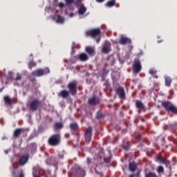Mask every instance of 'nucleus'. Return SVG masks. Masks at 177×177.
Returning a JSON list of instances; mask_svg holds the SVG:
<instances>
[{
    "label": "nucleus",
    "mask_w": 177,
    "mask_h": 177,
    "mask_svg": "<svg viewBox=\"0 0 177 177\" xmlns=\"http://www.w3.org/2000/svg\"><path fill=\"white\" fill-rule=\"evenodd\" d=\"M86 35H90L93 38H97L96 39L97 44L100 42V39L102 38V32L100 31V28H95L86 32Z\"/></svg>",
    "instance_id": "f257e3e1"
},
{
    "label": "nucleus",
    "mask_w": 177,
    "mask_h": 177,
    "mask_svg": "<svg viewBox=\"0 0 177 177\" xmlns=\"http://www.w3.org/2000/svg\"><path fill=\"white\" fill-rule=\"evenodd\" d=\"M49 73H50L49 68H46L44 70L37 69L32 72V75H33V77H42V75H46V74H49Z\"/></svg>",
    "instance_id": "f03ea898"
},
{
    "label": "nucleus",
    "mask_w": 177,
    "mask_h": 177,
    "mask_svg": "<svg viewBox=\"0 0 177 177\" xmlns=\"http://www.w3.org/2000/svg\"><path fill=\"white\" fill-rule=\"evenodd\" d=\"M48 143L50 146H57L60 143V136L59 134L52 136L48 139Z\"/></svg>",
    "instance_id": "7ed1b4c3"
},
{
    "label": "nucleus",
    "mask_w": 177,
    "mask_h": 177,
    "mask_svg": "<svg viewBox=\"0 0 177 177\" xmlns=\"http://www.w3.org/2000/svg\"><path fill=\"white\" fill-rule=\"evenodd\" d=\"M68 88L69 90V93H71L72 96H75V95H77V82H72L69 83Z\"/></svg>",
    "instance_id": "20e7f679"
},
{
    "label": "nucleus",
    "mask_w": 177,
    "mask_h": 177,
    "mask_svg": "<svg viewBox=\"0 0 177 177\" xmlns=\"http://www.w3.org/2000/svg\"><path fill=\"white\" fill-rule=\"evenodd\" d=\"M41 106V101L38 100H34L30 104L29 108L32 111H35Z\"/></svg>",
    "instance_id": "39448f33"
},
{
    "label": "nucleus",
    "mask_w": 177,
    "mask_h": 177,
    "mask_svg": "<svg viewBox=\"0 0 177 177\" xmlns=\"http://www.w3.org/2000/svg\"><path fill=\"white\" fill-rule=\"evenodd\" d=\"M84 139L87 143H89L92 139V127H88L84 133Z\"/></svg>",
    "instance_id": "423d86ee"
},
{
    "label": "nucleus",
    "mask_w": 177,
    "mask_h": 177,
    "mask_svg": "<svg viewBox=\"0 0 177 177\" xmlns=\"http://www.w3.org/2000/svg\"><path fill=\"white\" fill-rule=\"evenodd\" d=\"M140 70H142V65L140 64V60L136 59L134 60L133 71H135V73H140Z\"/></svg>",
    "instance_id": "0eeeda50"
},
{
    "label": "nucleus",
    "mask_w": 177,
    "mask_h": 177,
    "mask_svg": "<svg viewBox=\"0 0 177 177\" xmlns=\"http://www.w3.org/2000/svg\"><path fill=\"white\" fill-rule=\"evenodd\" d=\"M111 44H110L109 41H105V43L102 48V52H104V53H109V52H111Z\"/></svg>",
    "instance_id": "6e6552de"
},
{
    "label": "nucleus",
    "mask_w": 177,
    "mask_h": 177,
    "mask_svg": "<svg viewBox=\"0 0 177 177\" xmlns=\"http://www.w3.org/2000/svg\"><path fill=\"white\" fill-rule=\"evenodd\" d=\"M78 13H79L80 19H83V17H85V16L86 15H84L86 13V7H85L84 6H80L78 10Z\"/></svg>",
    "instance_id": "1a4fd4ad"
},
{
    "label": "nucleus",
    "mask_w": 177,
    "mask_h": 177,
    "mask_svg": "<svg viewBox=\"0 0 177 177\" xmlns=\"http://www.w3.org/2000/svg\"><path fill=\"white\" fill-rule=\"evenodd\" d=\"M116 93L118 95L120 99H125V91L122 88V87H119L116 89Z\"/></svg>",
    "instance_id": "9d476101"
},
{
    "label": "nucleus",
    "mask_w": 177,
    "mask_h": 177,
    "mask_svg": "<svg viewBox=\"0 0 177 177\" xmlns=\"http://www.w3.org/2000/svg\"><path fill=\"white\" fill-rule=\"evenodd\" d=\"M28 155L21 157L19 160V165H26V162H28Z\"/></svg>",
    "instance_id": "9b49d317"
},
{
    "label": "nucleus",
    "mask_w": 177,
    "mask_h": 177,
    "mask_svg": "<svg viewBox=\"0 0 177 177\" xmlns=\"http://www.w3.org/2000/svg\"><path fill=\"white\" fill-rule=\"evenodd\" d=\"M119 42L121 45H125L126 44H131V40L127 37L122 36Z\"/></svg>",
    "instance_id": "f8f14e48"
},
{
    "label": "nucleus",
    "mask_w": 177,
    "mask_h": 177,
    "mask_svg": "<svg viewBox=\"0 0 177 177\" xmlns=\"http://www.w3.org/2000/svg\"><path fill=\"white\" fill-rule=\"evenodd\" d=\"M115 63V59H114V56L111 55L109 56L106 59V66H113Z\"/></svg>",
    "instance_id": "ddd939ff"
},
{
    "label": "nucleus",
    "mask_w": 177,
    "mask_h": 177,
    "mask_svg": "<svg viewBox=\"0 0 177 177\" xmlns=\"http://www.w3.org/2000/svg\"><path fill=\"white\" fill-rule=\"evenodd\" d=\"M88 103L91 106H96V104H99V98L93 97L88 100Z\"/></svg>",
    "instance_id": "4468645a"
},
{
    "label": "nucleus",
    "mask_w": 177,
    "mask_h": 177,
    "mask_svg": "<svg viewBox=\"0 0 177 177\" xmlns=\"http://www.w3.org/2000/svg\"><path fill=\"white\" fill-rule=\"evenodd\" d=\"M28 151H30L32 154H34L37 150V145L35 143L30 144L29 146L28 147Z\"/></svg>",
    "instance_id": "2eb2a0df"
},
{
    "label": "nucleus",
    "mask_w": 177,
    "mask_h": 177,
    "mask_svg": "<svg viewBox=\"0 0 177 177\" xmlns=\"http://www.w3.org/2000/svg\"><path fill=\"white\" fill-rule=\"evenodd\" d=\"M174 104H172V103H171L170 102H168V101H165L162 103V106H163L165 107V109H166V110H167V111H169L171 107Z\"/></svg>",
    "instance_id": "dca6fc26"
},
{
    "label": "nucleus",
    "mask_w": 177,
    "mask_h": 177,
    "mask_svg": "<svg viewBox=\"0 0 177 177\" xmlns=\"http://www.w3.org/2000/svg\"><path fill=\"white\" fill-rule=\"evenodd\" d=\"M53 19L55 20L56 23H59V24L64 23V17L60 15L54 17Z\"/></svg>",
    "instance_id": "f3484780"
},
{
    "label": "nucleus",
    "mask_w": 177,
    "mask_h": 177,
    "mask_svg": "<svg viewBox=\"0 0 177 177\" xmlns=\"http://www.w3.org/2000/svg\"><path fill=\"white\" fill-rule=\"evenodd\" d=\"M79 59L81 62H87V60L89 59V57H88V55L83 53L79 55Z\"/></svg>",
    "instance_id": "a211bd4d"
},
{
    "label": "nucleus",
    "mask_w": 177,
    "mask_h": 177,
    "mask_svg": "<svg viewBox=\"0 0 177 177\" xmlns=\"http://www.w3.org/2000/svg\"><path fill=\"white\" fill-rule=\"evenodd\" d=\"M129 170L131 172H135L136 171V168H138V164L136 162H131L129 164Z\"/></svg>",
    "instance_id": "6ab92c4d"
},
{
    "label": "nucleus",
    "mask_w": 177,
    "mask_h": 177,
    "mask_svg": "<svg viewBox=\"0 0 177 177\" xmlns=\"http://www.w3.org/2000/svg\"><path fill=\"white\" fill-rule=\"evenodd\" d=\"M58 96H61L64 99L68 97V91L64 90L59 92Z\"/></svg>",
    "instance_id": "aec40b11"
},
{
    "label": "nucleus",
    "mask_w": 177,
    "mask_h": 177,
    "mask_svg": "<svg viewBox=\"0 0 177 177\" xmlns=\"http://www.w3.org/2000/svg\"><path fill=\"white\" fill-rule=\"evenodd\" d=\"M165 86H171V84L172 82V79L168 76H165Z\"/></svg>",
    "instance_id": "412c9836"
},
{
    "label": "nucleus",
    "mask_w": 177,
    "mask_h": 177,
    "mask_svg": "<svg viewBox=\"0 0 177 177\" xmlns=\"http://www.w3.org/2000/svg\"><path fill=\"white\" fill-rule=\"evenodd\" d=\"M159 161L162 162V164L166 165V167H169V161L167 160V159H165V158L160 157Z\"/></svg>",
    "instance_id": "4be33fe9"
},
{
    "label": "nucleus",
    "mask_w": 177,
    "mask_h": 177,
    "mask_svg": "<svg viewBox=\"0 0 177 177\" xmlns=\"http://www.w3.org/2000/svg\"><path fill=\"white\" fill-rule=\"evenodd\" d=\"M86 52H87V53H88L92 56V55H93L95 52V49L93 47L88 46V47H86Z\"/></svg>",
    "instance_id": "5701e85b"
},
{
    "label": "nucleus",
    "mask_w": 177,
    "mask_h": 177,
    "mask_svg": "<svg viewBox=\"0 0 177 177\" xmlns=\"http://www.w3.org/2000/svg\"><path fill=\"white\" fill-rule=\"evenodd\" d=\"M136 106L137 109H139L140 110H142L145 109V106L143 105V103L140 101H136Z\"/></svg>",
    "instance_id": "b1692460"
},
{
    "label": "nucleus",
    "mask_w": 177,
    "mask_h": 177,
    "mask_svg": "<svg viewBox=\"0 0 177 177\" xmlns=\"http://www.w3.org/2000/svg\"><path fill=\"white\" fill-rule=\"evenodd\" d=\"M109 74V70L106 69H102V71L100 73V77H102V78H104L106 75Z\"/></svg>",
    "instance_id": "393cba45"
},
{
    "label": "nucleus",
    "mask_w": 177,
    "mask_h": 177,
    "mask_svg": "<svg viewBox=\"0 0 177 177\" xmlns=\"http://www.w3.org/2000/svg\"><path fill=\"white\" fill-rule=\"evenodd\" d=\"M20 135H21V129H18L17 130L15 131L14 132V136L15 138H19V136H20Z\"/></svg>",
    "instance_id": "a878e982"
},
{
    "label": "nucleus",
    "mask_w": 177,
    "mask_h": 177,
    "mask_svg": "<svg viewBox=\"0 0 177 177\" xmlns=\"http://www.w3.org/2000/svg\"><path fill=\"white\" fill-rule=\"evenodd\" d=\"M4 101L6 104H12V100L10 97H9V96L4 97Z\"/></svg>",
    "instance_id": "bb28decb"
},
{
    "label": "nucleus",
    "mask_w": 177,
    "mask_h": 177,
    "mask_svg": "<svg viewBox=\"0 0 177 177\" xmlns=\"http://www.w3.org/2000/svg\"><path fill=\"white\" fill-rule=\"evenodd\" d=\"M70 128L73 131H76V129H78V124L77 123H71L70 125Z\"/></svg>",
    "instance_id": "cd10ccee"
},
{
    "label": "nucleus",
    "mask_w": 177,
    "mask_h": 177,
    "mask_svg": "<svg viewBox=\"0 0 177 177\" xmlns=\"http://www.w3.org/2000/svg\"><path fill=\"white\" fill-rule=\"evenodd\" d=\"M115 5V0H111L106 4V6H109V8H111Z\"/></svg>",
    "instance_id": "c85d7f7f"
},
{
    "label": "nucleus",
    "mask_w": 177,
    "mask_h": 177,
    "mask_svg": "<svg viewBox=\"0 0 177 177\" xmlns=\"http://www.w3.org/2000/svg\"><path fill=\"white\" fill-rule=\"evenodd\" d=\"M45 10L46 12H47V13H55L56 12V10H55V8H52L50 7L46 8Z\"/></svg>",
    "instance_id": "c756f323"
},
{
    "label": "nucleus",
    "mask_w": 177,
    "mask_h": 177,
    "mask_svg": "<svg viewBox=\"0 0 177 177\" xmlns=\"http://www.w3.org/2000/svg\"><path fill=\"white\" fill-rule=\"evenodd\" d=\"M169 111H171V113H173V114H177V107L175 106L174 105H173L170 109L169 110Z\"/></svg>",
    "instance_id": "7c9ffc66"
},
{
    "label": "nucleus",
    "mask_w": 177,
    "mask_h": 177,
    "mask_svg": "<svg viewBox=\"0 0 177 177\" xmlns=\"http://www.w3.org/2000/svg\"><path fill=\"white\" fill-rule=\"evenodd\" d=\"M55 129H62L63 128V124L62 122H57L55 124Z\"/></svg>",
    "instance_id": "2f4dec72"
},
{
    "label": "nucleus",
    "mask_w": 177,
    "mask_h": 177,
    "mask_svg": "<svg viewBox=\"0 0 177 177\" xmlns=\"http://www.w3.org/2000/svg\"><path fill=\"white\" fill-rule=\"evenodd\" d=\"M21 80H23V75L20 74V73H17V77L15 78V81H21Z\"/></svg>",
    "instance_id": "473e14b6"
},
{
    "label": "nucleus",
    "mask_w": 177,
    "mask_h": 177,
    "mask_svg": "<svg viewBox=\"0 0 177 177\" xmlns=\"http://www.w3.org/2000/svg\"><path fill=\"white\" fill-rule=\"evenodd\" d=\"M77 172H80L81 176H85V171H84V169L80 167L77 170Z\"/></svg>",
    "instance_id": "72a5a7b5"
},
{
    "label": "nucleus",
    "mask_w": 177,
    "mask_h": 177,
    "mask_svg": "<svg viewBox=\"0 0 177 177\" xmlns=\"http://www.w3.org/2000/svg\"><path fill=\"white\" fill-rule=\"evenodd\" d=\"M156 171L157 172H158V174H161V172H164V167L162 166L158 167Z\"/></svg>",
    "instance_id": "f704fd0d"
},
{
    "label": "nucleus",
    "mask_w": 177,
    "mask_h": 177,
    "mask_svg": "<svg viewBox=\"0 0 177 177\" xmlns=\"http://www.w3.org/2000/svg\"><path fill=\"white\" fill-rule=\"evenodd\" d=\"M157 73V71L154 68L150 69L149 71V74H151V75H154V74H156Z\"/></svg>",
    "instance_id": "c9c22d12"
},
{
    "label": "nucleus",
    "mask_w": 177,
    "mask_h": 177,
    "mask_svg": "<svg viewBox=\"0 0 177 177\" xmlns=\"http://www.w3.org/2000/svg\"><path fill=\"white\" fill-rule=\"evenodd\" d=\"M171 127L173 131H176V127H177L176 122H174Z\"/></svg>",
    "instance_id": "e433bc0d"
},
{
    "label": "nucleus",
    "mask_w": 177,
    "mask_h": 177,
    "mask_svg": "<svg viewBox=\"0 0 177 177\" xmlns=\"http://www.w3.org/2000/svg\"><path fill=\"white\" fill-rule=\"evenodd\" d=\"M28 66H29V67L31 68L32 67H35L36 64H35V62H30V63L28 64Z\"/></svg>",
    "instance_id": "4c0bfd02"
},
{
    "label": "nucleus",
    "mask_w": 177,
    "mask_h": 177,
    "mask_svg": "<svg viewBox=\"0 0 177 177\" xmlns=\"http://www.w3.org/2000/svg\"><path fill=\"white\" fill-rule=\"evenodd\" d=\"M66 5H71L73 2H74V0H66Z\"/></svg>",
    "instance_id": "58836bf2"
},
{
    "label": "nucleus",
    "mask_w": 177,
    "mask_h": 177,
    "mask_svg": "<svg viewBox=\"0 0 177 177\" xmlns=\"http://www.w3.org/2000/svg\"><path fill=\"white\" fill-rule=\"evenodd\" d=\"M111 159V157L104 158V160L105 162H110V160Z\"/></svg>",
    "instance_id": "ea45409f"
},
{
    "label": "nucleus",
    "mask_w": 177,
    "mask_h": 177,
    "mask_svg": "<svg viewBox=\"0 0 177 177\" xmlns=\"http://www.w3.org/2000/svg\"><path fill=\"white\" fill-rule=\"evenodd\" d=\"M58 6H59V9H63V8H64V3H59Z\"/></svg>",
    "instance_id": "a19ab883"
},
{
    "label": "nucleus",
    "mask_w": 177,
    "mask_h": 177,
    "mask_svg": "<svg viewBox=\"0 0 177 177\" xmlns=\"http://www.w3.org/2000/svg\"><path fill=\"white\" fill-rule=\"evenodd\" d=\"M129 177H139V173L136 174H131L129 176Z\"/></svg>",
    "instance_id": "79ce46f5"
},
{
    "label": "nucleus",
    "mask_w": 177,
    "mask_h": 177,
    "mask_svg": "<svg viewBox=\"0 0 177 177\" xmlns=\"http://www.w3.org/2000/svg\"><path fill=\"white\" fill-rule=\"evenodd\" d=\"M87 164L88 165H91V159L89 158H87Z\"/></svg>",
    "instance_id": "37998d69"
},
{
    "label": "nucleus",
    "mask_w": 177,
    "mask_h": 177,
    "mask_svg": "<svg viewBox=\"0 0 177 177\" xmlns=\"http://www.w3.org/2000/svg\"><path fill=\"white\" fill-rule=\"evenodd\" d=\"M19 177H24V174L23 173V171H21Z\"/></svg>",
    "instance_id": "c03bdc74"
},
{
    "label": "nucleus",
    "mask_w": 177,
    "mask_h": 177,
    "mask_svg": "<svg viewBox=\"0 0 177 177\" xmlns=\"http://www.w3.org/2000/svg\"><path fill=\"white\" fill-rule=\"evenodd\" d=\"M97 118H102V114L98 113L97 115Z\"/></svg>",
    "instance_id": "a18cd8bd"
},
{
    "label": "nucleus",
    "mask_w": 177,
    "mask_h": 177,
    "mask_svg": "<svg viewBox=\"0 0 177 177\" xmlns=\"http://www.w3.org/2000/svg\"><path fill=\"white\" fill-rule=\"evenodd\" d=\"M74 17V13H71L69 15V17Z\"/></svg>",
    "instance_id": "49530a36"
},
{
    "label": "nucleus",
    "mask_w": 177,
    "mask_h": 177,
    "mask_svg": "<svg viewBox=\"0 0 177 177\" xmlns=\"http://www.w3.org/2000/svg\"><path fill=\"white\" fill-rule=\"evenodd\" d=\"M96 1H97V2L101 3V2H104V0H96Z\"/></svg>",
    "instance_id": "de8ad7c7"
},
{
    "label": "nucleus",
    "mask_w": 177,
    "mask_h": 177,
    "mask_svg": "<svg viewBox=\"0 0 177 177\" xmlns=\"http://www.w3.org/2000/svg\"><path fill=\"white\" fill-rule=\"evenodd\" d=\"M123 149H124V150H127V149H128V147L124 146V147H123Z\"/></svg>",
    "instance_id": "09e8293b"
},
{
    "label": "nucleus",
    "mask_w": 177,
    "mask_h": 177,
    "mask_svg": "<svg viewBox=\"0 0 177 177\" xmlns=\"http://www.w3.org/2000/svg\"><path fill=\"white\" fill-rule=\"evenodd\" d=\"M4 153H5V154H8V150H5Z\"/></svg>",
    "instance_id": "8fccbe9b"
},
{
    "label": "nucleus",
    "mask_w": 177,
    "mask_h": 177,
    "mask_svg": "<svg viewBox=\"0 0 177 177\" xmlns=\"http://www.w3.org/2000/svg\"><path fill=\"white\" fill-rule=\"evenodd\" d=\"M153 77H154V78H156V79L158 78V76H157V75H154Z\"/></svg>",
    "instance_id": "3c124183"
},
{
    "label": "nucleus",
    "mask_w": 177,
    "mask_h": 177,
    "mask_svg": "<svg viewBox=\"0 0 177 177\" xmlns=\"http://www.w3.org/2000/svg\"><path fill=\"white\" fill-rule=\"evenodd\" d=\"M119 60H120V63H124V61H121L120 59H119Z\"/></svg>",
    "instance_id": "603ef678"
},
{
    "label": "nucleus",
    "mask_w": 177,
    "mask_h": 177,
    "mask_svg": "<svg viewBox=\"0 0 177 177\" xmlns=\"http://www.w3.org/2000/svg\"><path fill=\"white\" fill-rule=\"evenodd\" d=\"M2 91H3V88L0 89V93L2 92Z\"/></svg>",
    "instance_id": "864d4df0"
},
{
    "label": "nucleus",
    "mask_w": 177,
    "mask_h": 177,
    "mask_svg": "<svg viewBox=\"0 0 177 177\" xmlns=\"http://www.w3.org/2000/svg\"><path fill=\"white\" fill-rule=\"evenodd\" d=\"M2 139H3V140H5V137H3Z\"/></svg>",
    "instance_id": "5fc2aeb1"
},
{
    "label": "nucleus",
    "mask_w": 177,
    "mask_h": 177,
    "mask_svg": "<svg viewBox=\"0 0 177 177\" xmlns=\"http://www.w3.org/2000/svg\"><path fill=\"white\" fill-rule=\"evenodd\" d=\"M48 161H49V159H47V160H46V162H48Z\"/></svg>",
    "instance_id": "6e6d98bb"
},
{
    "label": "nucleus",
    "mask_w": 177,
    "mask_h": 177,
    "mask_svg": "<svg viewBox=\"0 0 177 177\" xmlns=\"http://www.w3.org/2000/svg\"><path fill=\"white\" fill-rule=\"evenodd\" d=\"M79 2H81V1H82V0H77Z\"/></svg>",
    "instance_id": "4d7b16f0"
},
{
    "label": "nucleus",
    "mask_w": 177,
    "mask_h": 177,
    "mask_svg": "<svg viewBox=\"0 0 177 177\" xmlns=\"http://www.w3.org/2000/svg\"><path fill=\"white\" fill-rule=\"evenodd\" d=\"M95 172H97V170H96V169H95Z\"/></svg>",
    "instance_id": "13d9d810"
},
{
    "label": "nucleus",
    "mask_w": 177,
    "mask_h": 177,
    "mask_svg": "<svg viewBox=\"0 0 177 177\" xmlns=\"http://www.w3.org/2000/svg\"><path fill=\"white\" fill-rule=\"evenodd\" d=\"M72 49H74V46L72 47Z\"/></svg>",
    "instance_id": "bf43d9fd"
}]
</instances>
